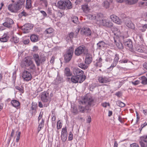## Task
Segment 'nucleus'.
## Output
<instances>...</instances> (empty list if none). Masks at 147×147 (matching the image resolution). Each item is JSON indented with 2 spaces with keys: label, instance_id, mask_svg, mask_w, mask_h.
I'll use <instances>...</instances> for the list:
<instances>
[{
  "label": "nucleus",
  "instance_id": "bb28decb",
  "mask_svg": "<svg viewBox=\"0 0 147 147\" xmlns=\"http://www.w3.org/2000/svg\"><path fill=\"white\" fill-rule=\"evenodd\" d=\"M102 59L101 57H100L98 59H97L96 60V62L95 63L94 65L96 67H100L102 66Z\"/></svg>",
  "mask_w": 147,
  "mask_h": 147
},
{
  "label": "nucleus",
  "instance_id": "20e7f679",
  "mask_svg": "<svg viewBox=\"0 0 147 147\" xmlns=\"http://www.w3.org/2000/svg\"><path fill=\"white\" fill-rule=\"evenodd\" d=\"M53 96V94L51 92L50 93L48 90L45 91L41 93L40 98L42 101L46 102L50 101Z\"/></svg>",
  "mask_w": 147,
  "mask_h": 147
},
{
  "label": "nucleus",
  "instance_id": "37998d69",
  "mask_svg": "<svg viewBox=\"0 0 147 147\" xmlns=\"http://www.w3.org/2000/svg\"><path fill=\"white\" fill-rule=\"evenodd\" d=\"M117 104L118 106L121 107H123L125 106V104L123 102L119 100H118L117 102Z\"/></svg>",
  "mask_w": 147,
  "mask_h": 147
},
{
  "label": "nucleus",
  "instance_id": "f704fd0d",
  "mask_svg": "<svg viewBox=\"0 0 147 147\" xmlns=\"http://www.w3.org/2000/svg\"><path fill=\"white\" fill-rule=\"evenodd\" d=\"M78 66L81 69H87L88 67V65L83 63H80L78 64Z\"/></svg>",
  "mask_w": 147,
  "mask_h": 147
},
{
  "label": "nucleus",
  "instance_id": "cd10ccee",
  "mask_svg": "<svg viewBox=\"0 0 147 147\" xmlns=\"http://www.w3.org/2000/svg\"><path fill=\"white\" fill-rule=\"evenodd\" d=\"M74 48L72 47H69L66 51V54L71 55L73 56L74 53Z\"/></svg>",
  "mask_w": 147,
  "mask_h": 147
},
{
  "label": "nucleus",
  "instance_id": "2f4dec72",
  "mask_svg": "<svg viewBox=\"0 0 147 147\" xmlns=\"http://www.w3.org/2000/svg\"><path fill=\"white\" fill-rule=\"evenodd\" d=\"M82 9L83 11L87 13L90 10V8L88 7L87 5H82Z\"/></svg>",
  "mask_w": 147,
  "mask_h": 147
},
{
  "label": "nucleus",
  "instance_id": "c85d7f7f",
  "mask_svg": "<svg viewBox=\"0 0 147 147\" xmlns=\"http://www.w3.org/2000/svg\"><path fill=\"white\" fill-rule=\"evenodd\" d=\"M100 17V15H97V16H95V15L90 14L88 16V18H89V19L92 20H96L97 21V19L96 18H98V17Z\"/></svg>",
  "mask_w": 147,
  "mask_h": 147
},
{
  "label": "nucleus",
  "instance_id": "680f3d73",
  "mask_svg": "<svg viewBox=\"0 0 147 147\" xmlns=\"http://www.w3.org/2000/svg\"><path fill=\"white\" fill-rule=\"evenodd\" d=\"M128 60L127 59H125V60H120L119 61V62L120 63H127L128 62Z\"/></svg>",
  "mask_w": 147,
  "mask_h": 147
},
{
  "label": "nucleus",
  "instance_id": "a211bd4d",
  "mask_svg": "<svg viewBox=\"0 0 147 147\" xmlns=\"http://www.w3.org/2000/svg\"><path fill=\"white\" fill-rule=\"evenodd\" d=\"M111 18L114 22L118 24H120L121 23V20L119 18L114 15H112L111 16Z\"/></svg>",
  "mask_w": 147,
  "mask_h": 147
},
{
  "label": "nucleus",
  "instance_id": "58836bf2",
  "mask_svg": "<svg viewBox=\"0 0 147 147\" xmlns=\"http://www.w3.org/2000/svg\"><path fill=\"white\" fill-rule=\"evenodd\" d=\"M103 6L106 9L108 8L109 7L110 4L107 1H105L103 3Z\"/></svg>",
  "mask_w": 147,
  "mask_h": 147
},
{
  "label": "nucleus",
  "instance_id": "13d9d810",
  "mask_svg": "<svg viewBox=\"0 0 147 147\" xmlns=\"http://www.w3.org/2000/svg\"><path fill=\"white\" fill-rule=\"evenodd\" d=\"M14 132H15L14 130L13 129H12V131H11L10 136V140L11 138L13 136L14 134Z\"/></svg>",
  "mask_w": 147,
  "mask_h": 147
},
{
  "label": "nucleus",
  "instance_id": "393cba45",
  "mask_svg": "<svg viewBox=\"0 0 147 147\" xmlns=\"http://www.w3.org/2000/svg\"><path fill=\"white\" fill-rule=\"evenodd\" d=\"M72 56L71 55L65 54L64 55V59L65 62V63L69 62L71 60Z\"/></svg>",
  "mask_w": 147,
  "mask_h": 147
},
{
  "label": "nucleus",
  "instance_id": "c03bdc74",
  "mask_svg": "<svg viewBox=\"0 0 147 147\" xmlns=\"http://www.w3.org/2000/svg\"><path fill=\"white\" fill-rule=\"evenodd\" d=\"M135 50L136 51L142 53L143 51V50L138 45H136L135 47Z\"/></svg>",
  "mask_w": 147,
  "mask_h": 147
},
{
  "label": "nucleus",
  "instance_id": "7ed1b4c3",
  "mask_svg": "<svg viewBox=\"0 0 147 147\" xmlns=\"http://www.w3.org/2000/svg\"><path fill=\"white\" fill-rule=\"evenodd\" d=\"M33 57V59L37 67L40 66V65L44 64L46 60V57L45 56H39L38 54H34Z\"/></svg>",
  "mask_w": 147,
  "mask_h": 147
},
{
  "label": "nucleus",
  "instance_id": "423d86ee",
  "mask_svg": "<svg viewBox=\"0 0 147 147\" xmlns=\"http://www.w3.org/2000/svg\"><path fill=\"white\" fill-rule=\"evenodd\" d=\"M87 50L85 47L84 45L80 46L78 47L75 51V55L77 56H79L82 54H86Z\"/></svg>",
  "mask_w": 147,
  "mask_h": 147
},
{
  "label": "nucleus",
  "instance_id": "5701e85b",
  "mask_svg": "<svg viewBox=\"0 0 147 147\" xmlns=\"http://www.w3.org/2000/svg\"><path fill=\"white\" fill-rule=\"evenodd\" d=\"M63 1L65 5V9L66 7L67 9H70L72 8L71 3L69 0H64Z\"/></svg>",
  "mask_w": 147,
  "mask_h": 147
},
{
  "label": "nucleus",
  "instance_id": "5fc2aeb1",
  "mask_svg": "<svg viewBox=\"0 0 147 147\" xmlns=\"http://www.w3.org/2000/svg\"><path fill=\"white\" fill-rule=\"evenodd\" d=\"M73 134L71 132L69 133V136L68 137V139L69 140L71 141L73 139Z\"/></svg>",
  "mask_w": 147,
  "mask_h": 147
},
{
  "label": "nucleus",
  "instance_id": "49530a36",
  "mask_svg": "<svg viewBox=\"0 0 147 147\" xmlns=\"http://www.w3.org/2000/svg\"><path fill=\"white\" fill-rule=\"evenodd\" d=\"M15 88L22 93H23L24 92V90L23 88L20 87L18 86H16L15 87Z\"/></svg>",
  "mask_w": 147,
  "mask_h": 147
},
{
  "label": "nucleus",
  "instance_id": "ddd939ff",
  "mask_svg": "<svg viewBox=\"0 0 147 147\" xmlns=\"http://www.w3.org/2000/svg\"><path fill=\"white\" fill-rule=\"evenodd\" d=\"M67 136V128L66 127H65L62 129L61 131V137L63 142H65L66 141Z\"/></svg>",
  "mask_w": 147,
  "mask_h": 147
},
{
  "label": "nucleus",
  "instance_id": "a878e982",
  "mask_svg": "<svg viewBox=\"0 0 147 147\" xmlns=\"http://www.w3.org/2000/svg\"><path fill=\"white\" fill-rule=\"evenodd\" d=\"M107 44L103 41L99 42L97 44L98 48H100L105 47L107 46Z\"/></svg>",
  "mask_w": 147,
  "mask_h": 147
},
{
  "label": "nucleus",
  "instance_id": "bf43d9fd",
  "mask_svg": "<svg viewBox=\"0 0 147 147\" xmlns=\"http://www.w3.org/2000/svg\"><path fill=\"white\" fill-rule=\"evenodd\" d=\"M130 146L131 147H139V146L138 144L134 143L131 144L130 145Z\"/></svg>",
  "mask_w": 147,
  "mask_h": 147
},
{
  "label": "nucleus",
  "instance_id": "f3484780",
  "mask_svg": "<svg viewBox=\"0 0 147 147\" xmlns=\"http://www.w3.org/2000/svg\"><path fill=\"white\" fill-rule=\"evenodd\" d=\"M71 82L74 83H81L84 81L83 80H81L79 77H77L75 75L71 77Z\"/></svg>",
  "mask_w": 147,
  "mask_h": 147
},
{
  "label": "nucleus",
  "instance_id": "79ce46f5",
  "mask_svg": "<svg viewBox=\"0 0 147 147\" xmlns=\"http://www.w3.org/2000/svg\"><path fill=\"white\" fill-rule=\"evenodd\" d=\"M16 133H17V135L16 136V141L17 142H18L20 139V137L21 134V132L19 131V129H18L16 131Z\"/></svg>",
  "mask_w": 147,
  "mask_h": 147
},
{
  "label": "nucleus",
  "instance_id": "052dcab7",
  "mask_svg": "<svg viewBox=\"0 0 147 147\" xmlns=\"http://www.w3.org/2000/svg\"><path fill=\"white\" fill-rule=\"evenodd\" d=\"M42 114L43 113L40 112L38 117V121L39 122L40 120L42 119Z\"/></svg>",
  "mask_w": 147,
  "mask_h": 147
},
{
  "label": "nucleus",
  "instance_id": "0eeeda50",
  "mask_svg": "<svg viewBox=\"0 0 147 147\" xmlns=\"http://www.w3.org/2000/svg\"><path fill=\"white\" fill-rule=\"evenodd\" d=\"M97 22L100 25L108 27H113V25L111 22L105 20L97 19Z\"/></svg>",
  "mask_w": 147,
  "mask_h": 147
},
{
  "label": "nucleus",
  "instance_id": "412c9836",
  "mask_svg": "<svg viewBox=\"0 0 147 147\" xmlns=\"http://www.w3.org/2000/svg\"><path fill=\"white\" fill-rule=\"evenodd\" d=\"M25 0H18L16 3L19 10L22 8L23 6Z\"/></svg>",
  "mask_w": 147,
  "mask_h": 147
},
{
  "label": "nucleus",
  "instance_id": "c9c22d12",
  "mask_svg": "<svg viewBox=\"0 0 147 147\" xmlns=\"http://www.w3.org/2000/svg\"><path fill=\"white\" fill-rule=\"evenodd\" d=\"M141 83L143 85L147 84V78L144 76L141 77Z\"/></svg>",
  "mask_w": 147,
  "mask_h": 147
},
{
  "label": "nucleus",
  "instance_id": "f03ea898",
  "mask_svg": "<svg viewBox=\"0 0 147 147\" xmlns=\"http://www.w3.org/2000/svg\"><path fill=\"white\" fill-rule=\"evenodd\" d=\"M20 65L22 67H30L29 70H34L36 66L32 60L29 57H25L21 61Z\"/></svg>",
  "mask_w": 147,
  "mask_h": 147
},
{
  "label": "nucleus",
  "instance_id": "6ab92c4d",
  "mask_svg": "<svg viewBox=\"0 0 147 147\" xmlns=\"http://www.w3.org/2000/svg\"><path fill=\"white\" fill-rule=\"evenodd\" d=\"M123 43L126 47L130 49H132L133 48L132 42L129 39L127 41H126L125 40H124Z\"/></svg>",
  "mask_w": 147,
  "mask_h": 147
},
{
  "label": "nucleus",
  "instance_id": "ea45409f",
  "mask_svg": "<svg viewBox=\"0 0 147 147\" xmlns=\"http://www.w3.org/2000/svg\"><path fill=\"white\" fill-rule=\"evenodd\" d=\"M11 40L12 42L13 41L15 43H18L19 40V38L16 36H13Z\"/></svg>",
  "mask_w": 147,
  "mask_h": 147
},
{
  "label": "nucleus",
  "instance_id": "de8ad7c7",
  "mask_svg": "<svg viewBox=\"0 0 147 147\" xmlns=\"http://www.w3.org/2000/svg\"><path fill=\"white\" fill-rule=\"evenodd\" d=\"M139 143L141 146V147H147V143L146 145L142 141L140 140L139 141Z\"/></svg>",
  "mask_w": 147,
  "mask_h": 147
},
{
  "label": "nucleus",
  "instance_id": "4be33fe9",
  "mask_svg": "<svg viewBox=\"0 0 147 147\" xmlns=\"http://www.w3.org/2000/svg\"><path fill=\"white\" fill-rule=\"evenodd\" d=\"M63 1H59L57 2V6L60 9H65V5Z\"/></svg>",
  "mask_w": 147,
  "mask_h": 147
},
{
  "label": "nucleus",
  "instance_id": "1a4fd4ad",
  "mask_svg": "<svg viewBox=\"0 0 147 147\" xmlns=\"http://www.w3.org/2000/svg\"><path fill=\"white\" fill-rule=\"evenodd\" d=\"M14 23V21L11 19L9 18H6L5 22L2 24V25L7 28H11L12 27V25Z\"/></svg>",
  "mask_w": 147,
  "mask_h": 147
},
{
  "label": "nucleus",
  "instance_id": "72a5a7b5",
  "mask_svg": "<svg viewBox=\"0 0 147 147\" xmlns=\"http://www.w3.org/2000/svg\"><path fill=\"white\" fill-rule=\"evenodd\" d=\"M44 124V120L43 119H42L41 122L39 123V125L38 128V132L41 130V129L42 127H43Z\"/></svg>",
  "mask_w": 147,
  "mask_h": 147
},
{
  "label": "nucleus",
  "instance_id": "a19ab883",
  "mask_svg": "<svg viewBox=\"0 0 147 147\" xmlns=\"http://www.w3.org/2000/svg\"><path fill=\"white\" fill-rule=\"evenodd\" d=\"M71 21L75 24H77L78 22V19L77 17L75 16H73L71 18Z\"/></svg>",
  "mask_w": 147,
  "mask_h": 147
},
{
  "label": "nucleus",
  "instance_id": "338daca9",
  "mask_svg": "<svg viewBox=\"0 0 147 147\" xmlns=\"http://www.w3.org/2000/svg\"><path fill=\"white\" fill-rule=\"evenodd\" d=\"M87 121L88 123H90L91 121V117L90 116H88V118L87 119Z\"/></svg>",
  "mask_w": 147,
  "mask_h": 147
},
{
  "label": "nucleus",
  "instance_id": "a18cd8bd",
  "mask_svg": "<svg viewBox=\"0 0 147 147\" xmlns=\"http://www.w3.org/2000/svg\"><path fill=\"white\" fill-rule=\"evenodd\" d=\"M119 55L116 54L115 55V57L114 59V61L115 63H117L119 60Z\"/></svg>",
  "mask_w": 147,
  "mask_h": 147
},
{
  "label": "nucleus",
  "instance_id": "39448f33",
  "mask_svg": "<svg viewBox=\"0 0 147 147\" xmlns=\"http://www.w3.org/2000/svg\"><path fill=\"white\" fill-rule=\"evenodd\" d=\"M73 72L74 75L79 77L81 80L84 81L85 80L86 76L84 74V71L81 69L77 68H74L73 69Z\"/></svg>",
  "mask_w": 147,
  "mask_h": 147
},
{
  "label": "nucleus",
  "instance_id": "dca6fc26",
  "mask_svg": "<svg viewBox=\"0 0 147 147\" xmlns=\"http://www.w3.org/2000/svg\"><path fill=\"white\" fill-rule=\"evenodd\" d=\"M92 56L91 54L88 53L86 54L85 62L87 64H90L92 61Z\"/></svg>",
  "mask_w": 147,
  "mask_h": 147
},
{
  "label": "nucleus",
  "instance_id": "603ef678",
  "mask_svg": "<svg viewBox=\"0 0 147 147\" xmlns=\"http://www.w3.org/2000/svg\"><path fill=\"white\" fill-rule=\"evenodd\" d=\"M138 0H129L128 3L130 4H134L137 2Z\"/></svg>",
  "mask_w": 147,
  "mask_h": 147
},
{
  "label": "nucleus",
  "instance_id": "4468645a",
  "mask_svg": "<svg viewBox=\"0 0 147 147\" xmlns=\"http://www.w3.org/2000/svg\"><path fill=\"white\" fill-rule=\"evenodd\" d=\"M125 24L126 26L129 28L133 29L135 33L136 32V29L135 28V26L134 24L131 21L130 18H127L125 20Z\"/></svg>",
  "mask_w": 147,
  "mask_h": 147
},
{
  "label": "nucleus",
  "instance_id": "c756f323",
  "mask_svg": "<svg viewBox=\"0 0 147 147\" xmlns=\"http://www.w3.org/2000/svg\"><path fill=\"white\" fill-rule=\"evenodd\" d=\"M11 103L13 107H18L20 105V102L18 101L14 100L11 101Z\"/></svg>",
  "mask_w": 147,
  "mask_h": 147
},
{
  "label": "nucleus",
  "instance_id": "69168bd1",
  "mask_svg": "<svg viewBox=\"0 0 147 147\" xmlns=\"http://www.w3.org/2000/svg\"><path fill=\"white\" fill-rule=\"evenodd\" d=\"M30 42V40L29 39H26L24 40L23 43L24 44H28Z\"/></svg>",
  "mask_w": 147,
  "mask_h": 147
},
{
  "label": "nucleus",
  "instance_id": "b1692460",
  "mask_svg": "<svg viewBox=\"0 0 147 147\" xmlns=\"http://www.w3.org/2000/svg\"><path fill=\"white\" fill-rule=\"evenodd\" d=\"M30 39L31 41L33 42H35L39 40L38 36L35 34L31 35Z\"/></svg>",
  "mask_w": 147,
  "mask_h": 147
},
{
  "label": "nucleus",
  "instance_id": "4c0bfd02",
  "mask_svg": "<svg viewBox=\"0 0 147 147\" xmlns=\"http://www.w3.org/2000/svg\"><path fill=\"white\" fill-rule=\"evenodd\" d=\"M9 38V37L8 36H6L1 38H0V41L1 42H5L7 41Z\"/></svg>",
  "mask_w": 147,
  "mask_h": 147
},
{
  "label": "nucleus",
  "instance_id": "774afa93",
  "mask_svg": "<svg viewBox=\"0 0 147 147\" xmlns=\"http://www.w3.org/2000/svg\"><path fill=\"white\" fill-rule=\"evenodd\" d=\"M143 67L144 68L147 69V62H145L143 65Z\"/></svg>",
  "mask_w": 147,
  "mask_h": 147
},
{
  "label": "nucleus",
  "instance_id": "473e14b6",
  "mask_svg": "<svg viewBox=\"0 0 147 147\" xmlns=\"http://www.w3.org/2000/svg\"><path fill=\"white\" fill-rule=\"evenodd\" d=\"M32 7L31 0H26V8L29 9Z\"/></svg>",
  "mask_w": 147,
  "mask_h": 147
},
{
  "label": "nucleus",
  "instance_id": "4d7b16f0",
  "mask_svg": "<svg viewBox=\"0 0 147 147\" xmlns=\"http://www.w3.org/2000/svg\"><path fill=\"white\" fill-rule=\"evenodd\" d=\"M40 12L43 15V17L44 18L46 17L47 16V14L44 11L41 10L40 11Z\"/></svg>",
  "mask_w": 147,
  "mask_h": 147
},
{
  "label": "nucleus",
  "instance_id": "9d476101",
  "mask_svg": "<svg viewBox=\"0 0 147 147\" xmlns=\"http://www.w3.org/2000/svg\"><path fill=\"white\" fill-rule=\"evenodd\" d=\"M22 77L24 81H26L30 80L32 78L31 73L27 71H24L23 72L22 74Z\"/></svg>",
  "mask_w": 147,
  "mask_h": 147
},
{
  "label": "nucleus",
  "instance_id": "9b49d317",
  "mask_svg": "<svg viewBox=\"0 0 147 147\" xmlns=\"http://www.w3.org/2000/svg\"><path fill=\"white\" fill-rule=\"evenodd\" d=\"M98 81L101 84L107 83L111 80L109 77L105 76H98Z\"/></svg>",
  "mask_w": 147,
  "mask_h": 147
},
{
  "label": "nucleus",
  "instance_id": "864d4df0",
  "mask_svg": "<svg viewBox=\"0 0 147 147\" xmlns=\"http://www.w3.org/2000/svg\"><path fill=\"white\" fill-rule=\"evenodd\" d=\"M19 15H21L22 16H24L25 17H27L28 16V14L25 12L23 11L21 13H20Z\"/></svg>",
  "mask_w": 147,
  "mask_h": 147
},
{
  "label": "nucleus",
  "instance_id": "6e6552de",
  "mask_svg": "<svg viewBox=\"0 0 147 147\" xmlns=\"http://www.w3.org/2000/svg\"><path fill=\"white\" fill-rule=\"evenodd\" d=\"M33 25L30 24H26L21 27V29L24 33L29 32L33 28Z\"/></svg>",
  "mask_w": 147,
  "mask_h": 147
},
{
  "label": "nucleus",
  "instance_id": "3c124183",
  "mask_svg": "<svg viewBox=\"0 0 147 147\" xmlns=\"http://www.w3.org/2000/svg\"><path fill=\"white\" fill-rule=\"evenodd\" d=\"M12 78L13 81L15 82L16 77V72L14 71L13 73Z\"/></svg>",
  "mask_w": 147,
  "mask_h": 147
},
{
  "label": "nucleus",
  "instance_id": "e2e57ef3",
  "mask_svg": "<svg viewBox=\"0 0 147 147\" xmlns=\"http://www.w3.org/2000/svg\"><path fill=\"white\" fill-rule=\"evenodd\" d=\"M117 64V63L113 62L111 64V66L110 67V69L111 68H113L116 66Z\"/></svg>",
  "mask_w": 147,
  "mask_h": 147
},
{
  "label": "nucleus",
  "instance_id": "6e6d98bb",
  "mask_svg": "<svg viewBox=\"0 0 147 147\" xmlns=\"http://www.w3.org/2000/svg\"><path fill=\"white\" fill-rule=\"evenodd\" d=\"M102 105L104 107H106L107 105L109 106H110V104L109 103H107V102H105L103 103L102 104Z\"/></svg>",
  "mask_w": 147,
  "mask_h": 147
},
{
  "label": "nucleus",
  "instance_id": "f8f14e48",
  "mask_svg": "<svg viewBox=\"0 0 147 147\" xmlns=\"http://www.w3.org/2000/svg\"><path fill=\"white\" fill-rule=\"evenodd\" d=\"M9 10L12 12L16 13L19 10L16 3L9 5L8 7Z\"/></svg>",
  "mask_w": 147,
  "mask_h": 147
},
{
  "label": "nucleus",
  "instance_id": "8fccbe9b",
  "mask_svg": "<svg viewBox=\"0 0 147 147\" xmlns=\"http://www.w3.org/2000/svg\"><path fill=\"white\" fill-rule=\"evenodd\" d=\"M62 126L61 122H60V121H58L57 123V129H60L61 127Z\"/></svg>",
  "mask_w": 147,
  "mask_h": 147
},
{
  "label": "nucleus",
  "instance_id": "e433bc0d",
  "mask_svg": "<svg viewBox=\"0 0 147 147\" xmlns=\"http://www.w3.org/2000/svg\"><path fill=\"white\" fill-rule=\"evenodd\" d=\"M53 29L51 28H50L46 29L44 32V33L47 34H51L53 32Z\"/></svg>",
  "mask_w": 147,
  "mask_h": 147
},
{
  "label": "nucleus",
  "instance_id": "aec40b11",
  "mask_svg": "<svg viewBox=\"0 0 147 147\" xmlns=\"http://www.w3.org/2000/svg\"><path fill=\"white\" fill-rule=\"evenodd\" d=\"M114 42L116 44V45L118 48L119 49H122L123 48V46L122 44L120 42L118 39L116 38H113Z\"/></svg>",
  "mask_w": 147,
  "mask_h": 147
},
{
  "label": "nucleus",
  "instance_id": "0e129e2a",
  "mask_svg": "<svg viewBox=\"0 0 147 147\" xmlns=\"http://www.w3.org/2000/svg\"><path fill=\"white\" fill-rule=\"evenodd\" d=\"M74 36V33L73 32L70 33L69 34V37L70 38H73Z\"/></svg>",
  "mask_w": 147,
  "mask_h": 147
},
{
  "label": "nucleus",
  "instance_id": "7c9ffc66",
  "mask_svg": "<svg viewBox=\"0 0 147 147\" xmlns=\"http://www.w3.org/2000/svg\"><path fill=\"white\" fill-rule=\"evenodd\" d=\"M64 73L66 76H71L72 74L70 69L68 67H66L65 68Z\"/></svg>",
  "mask_w": 147,
  "mask_h": 147
},
{
  "label": "nucleus",
  "instance_id": "09e8293b",
  "mask_svg": "<svg viewBox=\"0 0 147 147\" xmlns=\"http://www.w3.org/2000/svg\"><path fill=\"white\" fill-rule=\"evenodd\" d=\"M72 111L73 113H78L77 108L76 107H74L72 108Z\"/></svg>",
  "mask_w": 147,
  "mask_h": 147
},
{
  "label": "nucleus",
  "instance_id": "f257e3e1",
  "mask_svg": "<svg viewBox=\"0 0 147 147\" xmlns=\"http://www.w3.org/2000/svg\"><path fill=\"white\" fill-rule=\"evenodd\" d=\"M81 102L83 106H79L78 109L80 112L84 113L90 111L91 107L95 105L96 102L92 96L88 95L85 97Z\"/></svg>",
  "mask_w": 147,
  "mask_h": 147
},
{
  "label": "nucleus",
  "instance_id": "2eb2a0df",
  "mask_svg": "<svg viewBox=\"0 0 147 147\" xmlns=\"http://www.w3.org/2000/svg\"><path fill=\"white\" fill-rule=\"evenodd\" d=\"M81 34L87 36H90L91 32L90 29L88 27H83L81 30Z\"/></svg>",
  "mask_w": 147,
  "mask_h": 147
}]
</instances>
